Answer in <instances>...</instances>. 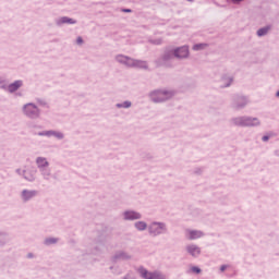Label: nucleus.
Instances as JSON below:
<instances>
[{
	"label": "nucleus",
	"mask_w": 279,
	"mask_h": 279,
	"mask_svg": "<svg viewBox=\"0 0 279 279\" xmlns=\"http://www.w3.org/2000/svg\"><path fill=\"white\" fill-rule=\"evenodd\" d=\"M114 61L118 64L128 69H143V70L148 69V63L146 61L137 60L122 53L117 54L114 57Z\"/></svg>",
	"instance_id": "obj_1"
},
{
	"label": "nucleus",
	"mask_w": 279,
	"mask_h": 279,
	"mask_svg": "<svg viewBox=\"0 0 279 279\" xmlns=\"http://www.w3.org/2000/svg\"><path fill=\"white\" fill-rule=\"evenodd\" d=\"M168 233V226L163 221H150L148 223V235L156 238Z\"/></svg>",
	"instance_id": "obj_5"
},
{
	"label": "nucleus",
	"mask_w": 279,
	"mask_h": 279,
	"mask_svg": "<svg viewBox=\"0 0 279 279\" xmlns=\"http://www.w3.org/2000/svg\"><path fill=\"white\" fill-rule=\"evenodd\" d=\"M138 274L144 278V279H153L154 278V271H148L146 268L144 267H140L137 269Z\"/></svg>",
	"instance_id": "obj_19"
},
{
	"label": "nucleus",
	"mask_w": 279,
	"mask_h": 279,
	"mask_svg": "<svg viewBox=\"0 0 279 279\" xmlns=\"http://www.w3.org/2000/svg\"><path fill=\"white\" fill-rule=\"evenodd\" d=\"M125 13H131L132 11L130 9L123 10Z\"/></svg>",
	"instance_id": "obj_34"
},
{
	"label": "nucleus",
	"mask_w": 279,
	"mask_h": 279,
	"mask_svg": "<svg viewBox=\"0 0 279 279\" xmlns=\"http://www.w3.org/2000/svg\"><path fill=\"white\" fill-rule=\"evenodd\" d=\"M207 47H208L207 44H196V45L192 46V50L202 51V50H205Z\"/></svg>",
	"instance_id": "obj_23"
},
{
	"label": "nucleus",
	"mask_w": 279,
	"mask_h": 279,
	"mask_svg": "<svg viewBox=\"0 0 279 279\" xmlns=\"http://www.w3.org/2000/svg\"><path fill=\"white\" fill-rule=\"evenodd\" d=\"M134 228H135V230L138 231V232H144V231H146V230L149 231V225H148L146 221L141 220V219L137 220V221L134 223Z\"/></svg>",
	"instance_id": "obj_18"
},
{
	"label": "nucleus",
	"mask_w": 279,
	"mask_h": 279,
	"mask_svg": "<svg viewBox=\"0 0 279 279\" xmlns=\"http://www.w3.org/2000/svg\"><path fill=\"white\" fill-rule=\"evenodd\" d=\"M243 1H245V0H231V3H233L234 5H239V4H241Z\"/></svg>",
	"instance_id": "obj_29"
},
{
	"label": "nucleus",
	"mask_w": 279,
	"mask_h": 279,
	"mask_svg": "<svg viewBox=\"0 0 279 279\" xmlns=\"http://www.w3.org/2000/svg\"><path fill=\"white\" fill-rule=\"evenodd\" d=\"M275 97L279 98V90L276 92Z\"/></svg>",
	"instance_id": "obj_35"
},
{
	"label": "nucleus",
	"mask_w": 279,
	"mask_h": 279,
	"mask_svg": "<svg viewBox=\"0 0 279 279\" xmlns=\"http://www.w3.org/2000/svg\"><path fill=\"white\" fill-rule=\"evenodd\" d=\"M24 86V82L22 80H16L9 85H3L1 88L9 94H15L20 88Z\"/></svg>",
	"instance_id": "obj_12"
},
{
	"label": "nucleus",
	"mask_w": 279,
	"mask_h": 279,
	"mask_svg": "<svg viewBox=\"0 0 279 279\" xmlns=\"http://www.w3.org/2000/svg\"><path fill=\"white\" fill-rule=\"evenodd\" d=\"M193 0H187V2H192Z\"/></svg>",
	"instance_id": "obj_36"
},
{
	"label": "nucleus",
	"mask_w": 279,
	"mask_h": 279,
	"mask_svg": "<svg viewBox=\"0 0 279 279\" xmlns=\"http://www.w3.org/2000/svg\"><path fill=\"white\" fill-rule=\"evenodd\" d=\"M203 236H205V233L202 230H197V229L185 230V239L190 241H195V240L202 239Z\"/></svg>",
	"instance_id": "obj_13"
},
{
	"label": "nucleus",
	"mask_w": 279,
	"mask_h": 279,
	"mask_svg": "<svg viewBox=\"0 0 279 279\" xmlns=\"http://www.w3.org/2000/svg\"><path fill=\"white\" fill-rule=\"evenodd\" d=\"M77 21L74 20V19H70L68 16H62V17H59L57 21H56V25L61 27L63 25H74L76 24Z\"/></svg>",
	"instance_id": "obj_17"
},
{
	"label": "nucleus",
	"mask_w": 279,
	"mask_h": 279,
	"mask_svg": "<svg viewBox=\"0 0 279 279\" xmlns=\"http://www.w3.org/2000/svg\"><path fill=\"white\" fill-rule=\"evenodd\" d=\"M248 105V99L244 96H235L233 97V101L231 104V106L235 109V110H240L245 108Z\"/></svg>",
	"instance_id": "obj_14"
},
{
	"label": "nucleus",
	"mask_w": 279,
	"mask_h": 279,
	"mask_svg": "<svg viewBox=\"0 0 279 279\" xmlns=\"http://www.w3.org/2000/svg\"><path fill=\"white\" fill-rule=\"evenodd\" d=\"M59 239L58 238H47L45 241H44V244L47 245V246H50L52 244H56L58 243Z\"/></svg>",
	"instance_id": "obj_24"
},
{
	"label": "nucleus",
	"mask_w": 279,
	"mask_h": 279,
	"mask_svg": "<svg viewBox=\"0 0 279 279\" xmlns=\"http://www.w3.org/2000/svg\"><path fill=\"white\" fill-rule=\"evenodd\" d=\"M118 109H130L132 107V102L130 100H126L124 102H119L116 105Z\"/></svg>",
	"instance_id": "obj_22"
},
{
	"label": "nucleus",
	"mask_w": 279,
	"mask_h": 279,
	"mask_svg": "<svg viewBox=\"0 0 279 279\" xmlns=\"http://www.w3.org/2000/svg\"><path fill=\"white\" fill-rule=\"evenodd\" d=\"M3 85H5V78L2 75H0V87Z\"/></svg>",
	"instance_id": "obj_31"
},
{
	"label": "nucleus",
	"mask_w": 279,
	"mask_h": 279,
	"mask_svg": "<svg viewBox=\"0 0 279 279\" xmlns=\"http://www.w3.org/2000/svg\"><path fill=\"white\" fill-rule=\"evenodd\" d=\"M123 279H135V277L132 272H129L123 277Z\"/></svg>",
	"instance_id": "obj_28"
},
{
	"label": "nucleus",
	"mask_w": 279,
	"mask_h": 279,
	"mask_svg": "<svg viewBox=\"0 0 279 279\" xmlns=\"http://www.w3.org/2000/svg\"><path fill=\"white\" fill-rule=\"evenodd\" d=\"M228 268H229V265H222V266H220V271L223 272Z\"/></svg>",
	"instance_id": "obj_32"
},
{
	"label": "nucleus",
	"mask_w": 279,
	"mask_h": 279,
	"mask_svg": "<svg viewBox=\"0 0 279 279\" xmlns=\"http://www.w3.org/2000/svg\"><path fill=\"white\" fill-rule=\"evenodd\" d=\"M22 113L28 119H39L41 117V110L34 102H27L22 107Z\"/></svg>",
	"instance_id": "obj_6"
},
{
	"label": "nucleus",
	"mask_w": 279,
	"mask_h": 279,
	"mask_svg": "<svg viewBox=\"0 0 279 279\" xmlns=\"http://www.w3.org/2000/svg\"><path fill=\"white\" fill-rule=\"evenodd\" d=\"M175 96V92L168 88L155 89L148 93V99L155 104H162L171 100Z\"/></svg>",
	"instance_id": "obj_2"
},
{
	"label": "nucleus",
	"mask_w": 279,
	"mask_h": 279,
	"mask_svg": "<svg viewBox=\"0 0 279 279\" xmlns=\"http://www.w3.org/2000/svg\"><path fill=\"white\" fill-rule=\"evenodd\" d=\"M131 257L132 256L126 252H119L113 256V260H117V259L128 260V259H131Z\"/></svg>",
	"instance_id": "obj_20"
},
{
	"label": "nucleus",
	"mask_w": 279,
	"mask_h": 279,
	"mask_svg": "<svg viewBox=\"0 0 279 279\" xmlns=\"http://www.w3.org/2000/svg\"><path fill=\"white\" fill-rule=\"evenodd\" d=\"M38 135L46 137H56L58 141H62L65 137V134L63 132L56 130L43 131L39 132Z\"/></svg>",
	"instance_id": "obj_16"
},
{
	"label": "nucleus",
	"mask_w": 279,
	"mask_h": 279,
	"mask_svg": "<svg viewBox=\"0 0 279 279\" xmlns=\"http://www.w3.org/2000/svg\"><path fill=\"white\" fill-rule=\"evenodd\" d=\"M37 195H38V192L36 190H28V189H24L20 193V197L23 203H27V202L32 201Z\"/></svg>",
	"instance_id": "obj_15"
},
{
	"label": "nucleus",
	"mask_w": 279,
	"mask_h": 279,
	"mask_svg": "<svg viewBox=\"0 0 279 279\" xmlns=\"http://www.w3.org/2000/svg\"><path fill=\"white\" fill-rule=\"evenodd\" d=\"M202 247L196 243H190L185 245V254L192 258H198L202 256Z\"/></svg>",
	"instance_id": "obj_9"
},
{
	"label": "nucleus",
	"mask_w": 279,
	"mask_h": 279,
	"mask_svg": "<svg viewBox=\"0 0 279 279\" xmlns=\"http://www.w3.org/2000/svg\"><path fill=\"white\" fill-rule=\"evenodd\" d=\"M270 31V26H266V27H263V28H259L257 32H256V35L258 37H264L266 36Z\"/></svg>",
	"instance_id": "obj_21"
},
{
	"label": "nucleus",
	"mask_w": 279,
	"mask_h": 279,
	"mask_svg": "<svg viewBox=\"0 0 279 279\" xmlns=\"http://www.w3.org/2000/svg\"><path fill=\"white\" fill-rule=\"evenodd\" d=\"M174 57L178 60H187L191 57V49L189 45H183L179 47H174L172 51L163 53V61L170 60Z\"/></svg>",
	"instance_id": "obj_3"
},
{
	"label": "nucleus",
	"mask_w": 279,
	"mask_h": 279,
	"mask_svg": "<svg viewBox=\"0 0 279 279\" xmlns=\"http://www.w3.org/2000/svg\"><path fill=\"white\" fill-rule=\"evenodd\" d=\"M143 218V215L134 209H128L122 213V219L124 221H137Z\"/></svg>",
	"instance_id": "obj_11"
},
{
	"label": "nucleus",
	"mask_w": 279,
	"mask_h": 279,
	"mask_svg": "<svg viewBox=\"0 0 279 279\" xmlns=\"http://www.w3.org/2000/svg\"><path fill=\"white\" fill-rule=\"evenodd\" d=\"M163 43L162 38H155V39H150V44L159 46Z\"/></svg>",
	"instance_id": "obj_26"
},
{
	"label": "nucleus",
	"mask_w": 279,
	"mask_h": 279,
	"mask_svg": "<svg viewBox=\"0 0 279 279\" xmlns=\"http://www.w3.org/2000/svg\"><path fill=\"white\" fill-rule=\"evenodd\" d=\"M153 279H167V277L161 271L155 270L153 271Z\"/></svg>",
	"instance_id": "obj_25"
},
{
	"label": "nucleus",
	"mask_w": 279,
	"mask_h": 279,
	"mask_svg": "<svg viewBox=\"0 0 279 279\" xmlns=\"http://www.w3.org/2000/svg\"><path fill=\"white\" fill-rule=\"evenodd\" d=\"M268 140H269V136H263V137H262V141H263V142H267Z\"/></svg>",
	"instance_id": "obj_33"
},
{
	"label": "nucleus",
	"mask_w": 279,
	"mask_h": 279,
	"mask_svg": "<svg viewBox=\"0 0 279 279\" xmlns=\"http://www.w3.org/2000/svg\"><path fill=\"white\" fill-rule=\"evenodd\" d=\"M214 82H216V85L220 88H228L233 84L234 77L227 72H220L216 74Z\"/></svg>",
	"instance_id": "obj_7"
},
{
	"label": "nucleus",
	"mask_w": 279,
	"mask_h": 279,
	"mask_svg": "<svg viewBox=\"0 0 279 279\" xmlns=\"http://www.w3.org/2000/svg\"><path fill=\"white\" fill-rule=\"evenodd\" d=\"M16 172L23 175L25 180L33 182L36 179L37 170L36 168L29 166V167H26L24 170H21V169L16 170Z\"/></svg>",
	"instance_id": "obj_10"
},
{
	"label": "nucleus",
	"mask_w": 279,
	"mask_h": 279,
	"mask_svg": "<svg viewBox=\"0 0 279 279\" xmlns=\"http://www.w3.org/2000/svg\"><path fill=\"white\" fill-rule=\"evenodd\" d=\"M36 165L45 180H49L52 177L51 169L49 168L50 163L47 158L37 157Z\"/></svg>",
	"instance_id": "obj_8"
},
{
	"label": "nucleus",
	"mask_w": 279,
	"mask_h": 279,
	"mask_svg": "<svg viewBox=\"0 0 279 279\" xmlns=\"http://www.w3.org/2000/svg\"><path fill=\"white\" fill-rule=\"evenodd\" d=\"M76 44H77L78 46H82V45L84 44L83 38H82V37H77Z\"/></svg>",
	"instance_id": "obj_30"
},
{
	"label": "nucleus",
	"mask_w": 279,
	"mask_h": 279,
	"mask_svg": "<svg viewBox=\"0 0 279 279\" xmlns=\"http://www.w3.org/2000/svg\"><path fill=\"white\" fill-rule=\"evenodd\" d=\"M231 124L242 128H256L259 126L262 122L258 118L255 117L241 116L231 119Z\"/></svg>",
	"instance_id": "obj_4"
},
{
	"label": "nucleus",
	"mask_w": 279,
	"mask_h": 279,
	"mask_svg": "<svg viewBox=\"0 0 279 279\" xmlns=\"http://www.w3.org/2000/svg\"><path fill=\"white\" fill-rule=\"evenodd\" d=\"M190 270H192V274H202V269L197 266L190 268Z\"/></svg>",
	"instance_id": "obj_27"
}]
</instances>
